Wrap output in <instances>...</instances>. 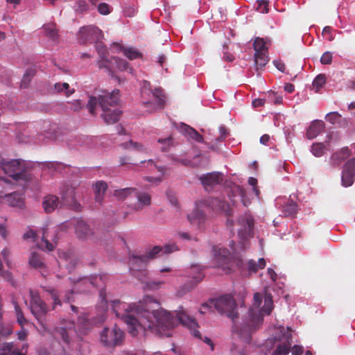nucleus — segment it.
Segmentation results:
<instances>
[{"mask_svg":"<svg viewBox=\"0 0 355 355\" xmlns=\"http://www.w3.org/2000/svg\"><path fill=\"white\" fill-rule=\"evenodd\" d=\"M237 223L240 226L238 234L242 240H247L253 236L254 220L250 215L245 214L241 216Z\"/></svg>","mask_w":355,"mask_h":355,"instance_id":"9b49d317","label":"nucleus"},{"mask_svg":"<svg viewBox=\"0 0 355 355\" xmlns=\"http://www.w3.org/2000/svg\"><path fill=\"white\" fill-rule=\"evenodd\" d=\"M324 145L322 143L313 144L311 147V152L315 157H321L324 154Z\"/></svg>","mask_w":355,"mask_h":355,"instance_id":"37998d69","label":"nucleus"},{"mask_svg":"<svg viewBox=\"0 0 355 355\" xmlns=\"http://www.w3.org/2000/svg\"><path fill=\"white\" fill-rule=\"evenodd\" d=\"M121 146H123V148H132L139 151H144L146 150V148H144V146L141 144L137 142H134L132 140H130L129 142L128 143L122 144Z\"/></svg>","mask_w":355,"mask_h":355,"instance_id":"49530a36","label":"nucleus"},{"mask_svg":"<svg viewBox=\"0 0 355 355\" xmlns=\"http://www.w3.org/2000/svg\"><path fill=\"white\" fill-rule=\"evenodd\" d=\"M3 169L8 175L12 178L15 180H28L31 175L24 169V162L19 159H12L10 162L3 163Z\"/></svg>","mask_w":355,"mask_h":355,"instance_id":"0eeeda50","label":"nucleus"},{"mask_svg":"<svg viewBox=\"0 0 355 355\" xmlns=\"http://www.w3.org/2000/svg\"><path fill=\"white\" fill-rule=\"evenodd\" d=\"M288 335L286 336V342L283 344H279L272 355H287L290 352L291 345L292 343V335L291 329L288 328Z\"/></svg>","mask_w":355,"mask_h":355,"instance_id":"b1692460","label":"nucleus"},{"mask_svg":"<svg viewBox=\"0 0 355 355\" xmlns=\"http://www.w3.org/2000/svg\"><path fill=\"white\" fill-rule=\"evenodd\" d=\"M265 104V100L262 98H257L252 101L254 107L263 106Z\"/></svg>","mask_w":355,"mask_h":355,"instance_id":"0e129e2a","label":"nucleus"},{"mask_svg":"<svg viewBox=\"0 0 355 355\" xmlns=\"http://www.w3.org/2000/svg\"><path fill=\"white\" fill-rule=\"evenodd\" d=\"M49 291L51 294V299L53 300V309H55L57 305H61L60 300L55 290H49Z\"/></svg>","mask_w":355,"mask_h":355,"instance_id":"6e6d98bb","label":"nucleus"},{"mask_svg":"<svg viewBox=\"0 0 355 355\" xmlns=\"http://www.w3.org/2000/svg\"><path fill=\"white\" fill-rule=\"evenodd\" d=\"M62 200L64 204L71 205L74 202V191L72 189H68L66 193L62 195Z\"/></svg>","mask_w":355,"mask_h":355,"instance_id":"58836bf2","label":"nucleus"},{"mask_svg":"<svg viewBox=\"0 0 355 355\" xmlns=\"http://www.w3.org/2000/svg\"><path fill=\"white\" fill-rule=\"evenodd\" d=\"M32 78H31L29 76L26 75V73L24 74L23 78L21 82V87H27L28 83H30Z\"/></svg>","mask_w":355,"mask_h":355,"instance_id":"680f3d73","label":"nucleus"},{"mask_svg":"<svg viewBox=\"0 0 355 355\" xmlns=\"http://www.w3.org/2000/svg\"><path fill=\"white\" fill-rule=\"evenodd\" d=\"M173 161L175 163L180 164L185 166L192 167L193 166V162L190 159H188L173 157Z\"/></svg>","mask_w":355,"mask_h":355,"instance_id":"5fc2aeb1","label":"nucleus"},{"mask_svg":"<svg viewBox=\"0 0 355 355\" xmlns=\"http://www.w3.org/2000/svg\"><path fill=\"white\" fill-rule=\"evenodd\" d=\"M332 61V53L329 51L324 52L321 58L320 62L322 64H329Z\"/></svg>","mask_w":355,"mask_h":355,"instance_id":"603ef678","label":"nucleus"},{"mask_svg":"<svg viewBox=\"0 0 355 355\" xmlns=\"http://www.w3.org/2000/svg\"><path fill=\"white\" fill-rule=\"evenodd\" d=\"M148 263V259L144 255L132 254L130 256V270L132 271L144 270Z\"/></svg>","mask_w":355,"mask_h":355,"instance_id":"6ab92c4d","label":"nucleus"},{"mask_svg":"<svg viewBox=\"0 0 355 355\" xmlns=\"http://www.w3.org/2000/svg\"><path fill=\"white\" fill-rule=\"evenodd\" d=\"M123 338V331L116 326L112 328L104 327L100 333V342L107 349H114L121 345Z\"/></svg>","mask_w":355,"mask_h":355,"instance_id":"39448f33","label":"nucleus"},{"mask_svg":"<svg viewBox=\"0 0 355 355\" xmlns=\"http://www.w3.org/2000/svg\"><path fill=\"white\" fill-rule=\"evenodd\" d=\"M44 33L46 37L53 41H55L58 39V31L54 24H47L43 26Z\"/></svg>","mask_w":355,"mask_h":355,"instance_id":"c9c22d12","label":"nucleus"},{"mask_svg":"<svg viewBox=\"0 0 355 355\" xmlns=\"http://www.w3.org/2000/svg\"><path fill=\"white\" fill-rule=\"evenodd\" d=\"M145 180L149 182H152L154 184H159L162 182L161 178H153V177H146Z\"/></svg>","mask_w":355,"mask_h":355,"instance_id":"338daca9","label":"nucleus"},{"mask_svg":"<svg viewBox=\"0 0 355 355\" xmlns=\"http://www.w3.org/2000/svg\"><path fill=\"white\" fill-rule=\"evenodd\" d=\"M7 200L10 205L12 207H20L22 205V201L20 199V196L17 193H13L7 196Z\"/></svg>","mask_w":355,"mask_h":355,"instance_id":"a19ab883","label":"nucleus"},{"mask_svg":"<svg viewBox=\"0 0 355 355\" xmlns=\"http://www.w3.org/2000/svg\"><path fill=\"white\" fill-rule=\"evenodd\" d=\"M58 227H55L51 232L48 228L42 230V240L45 243L48 251H52L54 249L55 243H57Z\"/></svg>","mask_w":355,"mask_h":355,"instance_id":"f3484780","label":"nucleus"},{"mask_svg":"<svg viewBox=\"0 0 355 355\" xmlns=\"http://www.w3.org/2000/svg\"><path fill=\"white\" fill-rule=\"evenodd\" d=\"M36 237V233L33 230H29L26 233L24 234V239H35Z\"/></svg>","mask_w":355,"mask_h":355,"instance_id":"774afa93","label":"nucleus"},{"mask_svg":"<svg viewBox=\"0 0 355 355\" xmlns=\"http://www.w3.org/2000/svg\"><path fill=\"white\" fill-rule=\"evenodd\" d=\"M253 49L255 51L254 53H268L266 41L259 37H256L254 40Z\"/></svg>","mask_w":355,"mask_h":355,"instance_id":"f704fd0d","label":"nucleus"},{"mask_svg":"<svg viewBox=\"0 0 355 355\" xmlns=\"http://www.w3.org/2000/svg\"><path fill=\"white\" fill-rule=\"evenodd\" d=\"M119 90L114 89L111 93L100 95L98 99L96 97H90L87 104L89 112L91 114H95V107L98 104L102 110L101 117L107 124H113L119 120L121 111L118 109H112L119 101Z\"/></svg>","mask_w":355,"mask_h":355,"instance_id":"f03ea898","label":"nucleus"},{"mask_svg":"<svg viewBox=\"0 0 355 355\" xmlns=\"http://www.w3.org/2000/svg\"><path fill=\"white\" fill-rule=\"evenodd\" d=\"M273 309V302L272 297L270 293H266L264 296V305L261 309V313H266L268 315H270L272 310Z\"/></svg>","mask_w":355,"mask_h":355,"instance_id":"4c0bfd02","label":"nucleus"},{"mask_svg":"<svg viewBox=\"0 0 355 355\" xmlns=\"http://www.w3.org/2000/svg\"><path fill=\"white\" fill-rule=\"evenodd\" d=\"M270 100L275 105H280L282 103L283 98L281 96H276L275 94H272L270 97Z\"/></svg>","mask_w":355,"mask_h":355,"instance_id":"e2e57ef3","label":"nucleus"},{"mask_svg":"<svg viewBox=\"0 0 355 355\" xmlns=\"http://www.w3.org/2000/svg\"><path fill=\"white\" fill-rule=\"evenodd\" d=\"M83 103L80 100H75L74 101L71 102V108L74 111H78L83 107Z\"/></svg>","mask_w":355,"mask_h":355,"instance_id":"13d9d810","label":"nucleus"},{"mask_svg":"<svg viewBox=\"0 0 355 355\" xmlns=\"http://www.w3.org/2000/svg\"><path fill=\"white\" fill-rule=\"evenodd\" d=\"M59 198L56 196L49 195L44 198L43 207L46 213H51L58 206Z\"/></svg>","mask_w":355,"mask_h":355,"instance_id":"bb28decb","label":"nucleus"},{"mask_svg":"<svg viewBox=\"0 0 355 355\" xmlns=\"http://www.w3.org/2000/svg\"><path fill=\"white\" fill-rule=\"evenodd\" d=\"M274 65L277 67L278 70H279L282 72H284L286 69V66L284 62H282L281 60H275L273 61Z\"/></svg>","mask_w":355,"mask_h":355,"instance_id":"052dcab7","label":"nucleus"},{"mask_svg":"<svg viewBox=\"0 0 355 355\" xmlns=\"http://www.w3.org/2000/svg\"><path fill=\"white\" fill-rule=\"evenodd\" d=\"M98 12L103 15H107L110 13L111 8L106 3H101L97 7Z\"/></svg>","mask_w":355,"mask_h":355,"instance_id":"de8ad7c7","label":"nucleus"},{"mask_svg":"<svg viewBox=\"0 0 355 355\" xmlns=\"http://www.w3.org/2000/svg\"><path fill=\"white\" fill-rule=\"evenodd\" d=\"M57 334L58 336H60L63 341L66 343H69L70 340L68 336V333L66 330V329L62 327H59L56 329Z\"/></svg>","mask_w":355,"mask_h":355,"instance_id":"3c124183","label":"nucleus"},{"mask_svg":"<svg viewBox=\"0 0 355 355\" xmlns=\"http://www.w3.org/2000/svg\"><path fill=\"white\" fill-rule=\"evenodd\" d=\"M326 82V77L324 74L318 75L313 81V87L315 88V92H318L320 88L324 85Z\"/></svg>","mask_w":355,"mask_h":355,"instance_id":"79ce46f5","label":"nucleus"},{"mask_svg":"<svg viewBox=\"0 0 355 355\" xmlns=\"http://www.w3.org/2000/svg\"><path fill=\"white\" fill-rule=\"evenodd\" d=\"M217 311L221 315H225L233 321L237 318L238 313L236 311V303L234 297L230 294H225L218 298L211 300Z\"/></svg>","mask_w":355,"mask_h":355,"instance_id":"20e7f679","label":"nucleus"},{"mask_svg":"<svg viewBox=\"0 0 355 355\" xmlns=\"http://www.w3.org/2000/svg\"><path fill=\"white\" fill-rule=\"evenodd\" d=\"M93 189L95 193V201L101 205L105 191L107 189V184L104 181H98L93 185Z\"/></svg>","mask_w":355,"mask_h":355,"instance_id":"4be33fe9","label":"nucleus"},{"mask_svg":"<svg viewBox=\"0 0 355 355\" xmlns=\"http://www.w3.org/2000/svg\"><path fill=\"white\" fill-rule=\"evenodd\" d=\"M158 142L163 144V146L162 147V150L163 151H165L167 150V148L172 145V137H168L165 139H158Z\"/></svg>","mask_w":355,"mask_h":355,"instance_id":"864d4df0","label":"nucleus"},{"mask_svg":"<svg viewBox=\"0 0 355 355\" xmlns=\"http://www.w3.org/2000/svg\"><path fill=\"white\" fill-rule=\"evenodd\" d=\"M103 37V32L93 25L83 26L78 34V40L81 44L98 42Z\"/></svg>","mask_w":355,"mask_h":355,"instance_id":"9d476101","label":"nucleus"},{"mask_svg":"<svg viewBox=\"0 0 355 355\" xmlns=\"http://www.w3.org/2000/svg\"><path fill=\"white\" fill-rule=\"evenodd\" d=\"M197 208L191 214L188 216V219L192 223L193 220L197 218L199 220L205 218V213L201 209L203 207L211 208V209L224 213L226 216H231L232 214L230 205L218 198H209L198 201L197 203Z\"/></svg>","mask_w":355,"mask_h":355,"instance_id":"7ed1b4c3","label":"nucleus"},{"mask_svg":"<svg viewBox=\"0 0 355 355\" xmlns=\"http://www.w3.org/2000/svg\"><path fill=\"white\" fill-rule=\"evenodd\" d=\"M136 192V189L132 187H128L124 189H116L114 191V196L119 200H123L130 196H134Z\"/></svg>","mask_w":355,"mask_h":355,"instance_id":"72a5a7b5","label":"nucleus"},{"mask_svg":"<svg viewBox=\"0 0 355 355\" xmlns=\"http://www.w3.org/2000/svg\"><path fill=\"white\" fill-rule=\"evenodd\" d=\"M15 310L18 323L21 326H23L25 323H26V320L25 319L23 312L17 302H15Z\"/></svg>","mask_w":355,"mask_h":355,"instance_id":"a18cd8bd","label":"nucleus"},{"mask_svg":"<svg viewBox=\"0 0 355 355\" xmlns=\"http://www.w3.org/2000/svg\"><path fill=\"white\" fill-rule=\"evenodd\" d=\"M150 297H146L139 304H128L119 300L112 302V309L116 316L121 318L128 326L132 336H136L138 329H148L152 332L162 334L166 329H171L179 322L189 328L193 336L201 339L198 323L195 319L184 311L175 312L173 315L162 308Z\"/></svg>","mask_w":355,"mask_h":355,"instance_id":"f257e3e1","label":"nucleus"},{"mask_svg":"<svg viewBox=\"0 0 355 355\" xmlns=\"http://www.w3.org/2000/svg\"><path fill=\"white\" fill-rule=\"evenodd\" d=\"M150 83L148 82L144 83V85L141 89V95L149 96L150 99L147 101H144L143 104L145 107H147V111L151 112L157 109L162 108L164 104V95L161 89H155L152 91L147 86H149Z\"/></svg>","mask_w":355,"mask_h":355,"instance_id":"423d86ee","label":"nucleus"},{"mask_svg":"<svg viewBox=\"0 0 355 355\" xmlns=\"http://www.w3.org/2000/svg\"><path fill=\"white\" fill-rule=\"evenodd\" d=\"M354 163V161H347L344 166L342 174V184L344 187H349L354 183L355 173L349 172V167L353 166Z\"/></svg>","mask_w":355,"mask_h":355,"instance_id":"5701e85b","label":"nucleus"},{"mask_svg":"<svg viewBox=\"0 0 355 355\" xmlns=\"http://www.w3.org/2000/svg\"><path fill=\"white\" fill-rule=\"evenodd\" d=\"M265 266L266 261L263 258L259 259L257 262L250 259L247 263V270L250 273H256L259 270L264 268Z\"/></svg>","mask_w":355,"mask_h":355,"instance_id":"2f4dec72","label":"nucleus"},{"mask_svg":"<svg viewBox=\"0 0 355 355\" xmlns=\"http://www.w3.org/2000/svg\"><path fill=\"white\" fill-rule=\"evenodd\" d=\"M30 265L35 268H41L44 266V263L36 252H33L29 259Z\"/></svg>","mask_w":355,"mask_h":355,"instance_id":"ea45409f","label":"nucleus"},{"mask_svg":"<svg viewBox=\"0 0 355 355\" xmlns=\"http://www.w3.org/2000/svg\"><path fill=\"white\" fill-rule=\"evenodd\" d=\"M192 270L193 272H196L197 274L192 277L193 280H192V285L191 286V288H192L193 286L196 285L198 282L202 281V279L204 278V275L200 271V269L198 267H197V266L193 267Z\"/></svg>","mask_w":355,"mask_h":355,"instance_id":"c03bdc74","label":"nucleus"},{"mask_svg":"<svg viewBox=\"0 0 355 355\" xmlns=\"http://www.w3.org/2000/svg\"><path fill=\"white\" fill-rule=\"evenodd\" d=\"M297 205L292 200H288L287 203L283 206L282 211L286 216H293L297 213Z\"/></svg>","mask_w":355,"mask_h":355,"instance_id":"e433bc0d","label":"nucleus"},{"mask_svg":"<svg viewBox=\"0 0 355 355\" xmlns=\"http://www.w3.org/2000/svg\"><path fill=\"white\" fill-rule=\"evenodd\" d=\"M75 228L77 236L81 239L87 238L92 233L89 226L83 220L77 221Z\"/></svg>","mask_w":355,"mask_h":355,"instance_id":"cd10ccee","label":"nucleus"},{"mask_svg":"<svg viewBox=\"0 0 355 355\" xmlns=\"http://www.w3.org/2000/svg\"><path fill=\"white\" fill-rule=\"evenodd\" d=\"M134 196L137 199V202L130 205V208L134 211H141L146 206H149L151 203V197L148 193L139 192L136 189V192L134 193Z\"/></svg>","mask_w":355,"mask_h":355,"instance_id":"dca6fc26","label":"nucleus"},{"mask_svg":"<svg viewBox=\"0 0 355 355\" xmlns=\"http://www.w3.org/2000/svg\"><path fill=\"white\" fill-rule=\"evenodd\" d=\"M26 349V345H24L19 352L12 343H4L0 346V355H25Z\"/></svg>","mask_w":355,"mask_h":355,"instance_id":"aec40b11","label":"nucleus"},{"mask_svg":"<svg viewBox=\"0 0 355 355\" xmlns=\"http://www.w3.org/2000/svg\"><path fill=\"white\" fill-rule=\"evenodd\" d=\"M199 180L207 191H211L216 186L221 184L223 175L220 172H211L199 177Z\"/></svg>","mask_w":355,"mask_h":355,"instance_id":"f8f14e48","label":"nucleus"},{"mask_svg":"<svg viewBox=\"0 0 355 355\" xmlns=\"http://www.w3.org/2000/svg\"><path fill=\"white\" fill-rule=\"evenodd\" d=\"M324 128V123L321 120L313 121L306 130V137L309 139L316 137Z\"/></svg>","mask_w":355,"mask_h":355,"instance_id":"412c9836","label":"nucleus"},{"mask_svg":"<svg viewBox=\"0 0 355 355\" xmlns=\"http://www.w3.org/2000/svg\"><path fill=\"white\" fill-rule=\"evenodd\" d=\"M75 92L74 89H70L69 85L67 83H56L51 89L53 94H63L66 97L70 96Z\"/></svg>","mask_w":355,"mask_h":355,"instance_id":"393cba45","label":"nucleus"},{"mask_svg":"<svg viewBox=\"0 0 355 355\" xmlns=\"http://www.w3.org/2000/svg\"><path fill=\"white\" fill-rule=\"evenodd\" d=\"M254 59L257 71L262 70L269 61L268 53H254Z\"/></svg>","mask_w":355,"mask_h":355,"instance_id":"7c9ffc66","label":"nucleus"},{"mask_svg":"<svg viewBox=\"0 0 355 355\" xmlns=\"http://www.w3.org/2000/svg\"><path fill=\"white\" fill-rule=\"evenodd\" d=\"M219 130H220V135L218 138L216 139V141H222L224 139H225L227 135H228L227 130H226V128L224 126L220 127Z\"/></svg>","mask_w":355,"mask_h":355,"instance_id":"bf43d9fd","label":"nucleus"},{"mask_svg":"<svg viewBox=\"0 0 355 355\" xmlns=\"http://www.w3.org/2000/svg\"><path fill=\"white\" fill-rule=\"evenodd\" d=\"M304 348L301 345H295L291 348L292 355H302Z\"/></svg>","mask_w":355,"mask_h":355,"instance_id":"4d7b16f0","label":"nucleus"},{"mask_svg":"<svg viewBox=\"0 0 355 355\" xmlns=\"http://www.w3.org/2000/svg\"><path fill=\"white\" fill-rule=\"evenodd\" d=\"M76 11L80 13L86 12L89 9L88 4L84 0H78L76 1Z\"/></svg>","mask_w":355,"mask_h":355,"instance_id":"8fccbe9b","label":"nucleus"},{"mask_svg":"<svg viewBox=\"0 0 355 355\" xmlns=\"http://www.w3.org/2000/svg\"><path fill=\"white\" fill-rule=\"evenodd\" d=\"M119 49V51L123 52L124 55L129 60H135L141 57L142 54L135 48L133 47H125L120 44H115Z\"/></svg>","mask_w":355,"mask_h":355,"instance_id":"c85d7f7f","label":"nucleus"},{"mask_svg":"<svg viewBox=\"0 0 355 355\" xmlns=\"http://www.w3.org/2000/svg\"><path fill=\"white\" fill-rule=\"evenodd\" d=\"M252 306L249 309V321L245 324L249 331L254 329L263 321V315L259 306L262 302V296L259 293L254 294Z\"/></svg>","mask_w":355,"mask_h":355,"instance_id":"1a4fd4ad","label":"nucleus"},{"mask_svg":"<svg viewBox=\"0 0 355 355\" xmlns=\"http://www.w3.org/2000/svg\"><path fill=\"white\" fill-rule=\"evenodd\" d=\"M214 267L220 268L226 273H230L232 264L231 263L230 252L226 248L214 246L212 249Z\"/></svg>","mask_w":355,"mask_h":355,"instance_id":"6e6552de","label":"nucleus"},{"mask_svg":"<svg viewBox=\"0 0 355 355\" xmlns=\"http://www.w3.org/2000/svg\"><path fill=\"white\" fill-rule=\"evenodd\" d=\"M99 297L103 303L107 304V302L106 299V291L105 288H101L100 290Z\"/></svg>","mask_w":355,"mask_h":355,"instance_id":"69168bd1","label":"nucleus"},{"mask_svg":"<svg viewBox=\"0 0 355 355\" xmlns=\"http://www.w3.org/2000/svg\"><path fill=\"white\" fill-rule=\"evenodd\" d=\"M181 129L184 133L187 134L191 139L196 141L197 142H203V137L193 128L186 124H182Z\"/></svg>","mask_w":355,"mask_h":355,"instance_id":"473e14b6","label":"nucleus"},{"mask_svg":"<svg viewBox=\"0 0 355 355\" xmlns=\"http://www.w3.org/2000/svg\"><path fill=\"white\" fill-rule=\"evenodd\" d=\"M110 60L112 61L111 62V69H108L109 71H112L114 69V64L116 65V68L121 71H132V68L129 67L128 62L121 58H116V57H111Z\"/></svg>","mask_w":355,"mask_h":355,"instance_id":"c756f323","label":"nucleus"},{"mask_svg":"<svg viewBox=\"0 0 355 355\" xmlns=\"http://www.w3.org/2000/svg\"><path fill=\"white\" fill-rule=\"evenodd\" d=\"M109 275L107 274H102L99 276L85 277L80 279L76 284L77 287H80L84 285L89 290V287H101L105 285L109 280Z\"/></svg>","mask_w":355,"mask_h":355,"instance_id":"4468645a","label":"nucleus"},{"mask_svg":"<svg viewBox=\"0 0 355 355\" xmlns=\"http://www.w3.org/2000/svg\"><path fill=\"white\" fill-rule=\"evenodd\" d=\"M96 49L100 57V60L98 61V66L100 69L105 68L107 69H111V62L108 58V52L103 44L99 42H96Z\"/></svg>","mask_w":355,"mask_h":355,"instance_id":"a211bd4d","label":"nucleus"},{"mask_svg":"<svg viewBox=\"0 0 355 355\" xmlns=\"http://www.w3.org/2000/svg\"><path fill=\"white\" fill-rule=\"evenodd\" d=\"M177 250H178V248L175 243L167 244L163 247L156 245L147 252L146 254H144V256L147 257L148 261L150 259L157 257L159 255L169 254Z\"/></svg>","mask_w":355,"mask_h":355,"instance_id":"2eb2a0df","label":"nucleus"},{"mask_svg":"<svg viewBox=\"0 0 355 355\" xmlns=\"http://www.w3.org/2000/svg\"><path fill=\"white\" fill-rule=\"evenodd\" d=\"M325 119L331 124L338 125L340 127H345L347 125V119L337 112H329L326 115Z\"/></svg>","mask_w":355,"mask_h":355,"instance_id":"a878e982","label":"nucleus"},{"mask_svg":"<svg viewBox=\"0 0 355 355\" xmlns=\"http://www.w3.org/2000/svg\"><path fill=\"white\" fill-rule=\"evenodd\" d=\"M257 10L261 13L268 12V2L266 0L257 1Z\"/></svg>","mask_w":355,"mask_h":355,"instance_id":"09e8293b","label":"nucleus"},{"mask_svg":"<svg viewBox=\"0 0 355 355\" xmlns=\"http://www.w3.org/2000/svg\"><path fill=\"white\" fill-rule=\"evenodd\" d=\"M31 311L38 320L44 317L48 311L46 303L37 293H31Z\"/></svg>","mask_w":355,"mask_h":355,"instance_id":"ddd939ff","label":"nucleus"}]
</instances>
